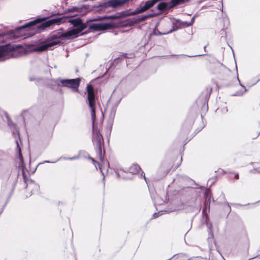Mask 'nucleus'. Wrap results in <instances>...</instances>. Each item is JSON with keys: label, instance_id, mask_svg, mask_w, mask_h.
<instances>
[{"label": "nucleus", "instance_id": "f257e3e1", "mask_svg": "<svg viewBox=\"0 0 260 260\" xmlns=\"http://www.w3.org/2000/svg\"><path fill=\"white\" fill-rule=\"evenodd\" d=\"M70 23L75 27L65 32H58L53 35L48 40L36 47L34 50L38 52L44 51L45 50L52 49L54 45L59 44L61 41L65 38L71 37H77L85 29V25L82 22L80 19H71L69 21Z\"/></svg>", "mask_w": 260, "mask_h": 260}, {"label": "nucleus", "instance_id": "f03ea898", "mask_svg": "<svg viewBox=\"0 0 260 260\" xmlns=\"http://www.w3.org/2000/svg\"><path fill=\"white\" fill-rule=\"evenodd\" d=\"M86 90L87 93V101L91 110V118L93 123L92 142L93 144L98 148L99 153L100 157H101L102 145L103 144V139L102 136L100 134L99 131L97 128L95 127L94 125V120L95 119V100L94 91L93 86L90 84L87 85Z\"/></svg>", "mask_w": 260, "mask_h": 260}, {"label": "nucleus", "instance_id": "7ed1b4c3", "mask_svg": "<svg viewBox=\"0 0 260 260\" xmlns=\"http://www.w3.org/2000/svg\"><path fill=\"white\" fill-rule=\"evenodd\" d=\"M25 53L24 48L20 45L8 44L0 47V61L11 58H17Z\"/></svg>", "mask_w": 260, "mask_h": 260}, {"label": "nucleus", "instance_id": "20e7f679", "mask_svg": "<svg viewBox=\"0 0 260 260\" xmlns=\"http://www.w3.org/2000/svg\"><path fill=\"white\" fill-rule=\"evenodd\" d=\"M63 18H56L49 20L42 23H40L39 21L36 20L28 22L27 24L23 25L20 29H23L26 28H30V29L35 30L36 31H40L44 29L45 28L50 26L51 25L57 24H59L63 21Z\"/></svg>", "mask_w": 260, "mask_h": 260}, {"label": "nucleus", "instance_id": "39448f33", "mask_svg": "<svg viewBox=\"0 0 260 260\" xmlns=\"http://www.w3.org/2000/svg\"><path fill=\"white\" fill-rule=\"evenodd\" d=\"M80 79L76 78L74 79H61L60 82L64 86L77 89L79 86Z\"/></svg>", "mask_w": 260, "mask_h": 260}, {"label": "nucleus", "instance_id": "423d86ee", "mask_svg": "<svg viewBox=\"0 0 260 260\" xmlns=\"http://www.w3.org/2000/svg\"><path fill=\"white\" fill-rule=\"evenodd\" d=\"M157 2L158 0H151L147 1L143 6L141 5L139 8H138L137 12L138 13H142L144 12L153 6Z\"/></svg>", "mask_w": 260, "mask_h": 260}, {"label": "nucleus", "instance_id": "0eeeda50", "mask_svg": "<svg viewBox=\"0 0 260 260\" xmlns=\"http://www.w3.org/2000/svg\"><path fill=\"white\" fill-rule=\"evenodd\" d=\"M231 210V207L228 204L223 205L221 209V214L223 216H228Z\"/></svg>", "mask_w": 260, "mask_h": 260}, {"label": "nucleus", "instance_id": "6e6552de", "mask_svg": "<svg viewBox=\"0 0 260 260\" xmlns=\"http://www.w3.org/2000/svg\"><path fill=\"white\" fill-rule=\"evenodd\" d=\"M172 7V5L169 6L166 2H161L157 5L158 9L161 11L168 9Z\"/></svg>", "mask_w": 260, "mask_h": 260}, {"label": "nucleus", "instance_id": "1a4fd4ad", "mask_svg": "<svg viewBox=\"0 0 260 260\" xmlns=\"http://www.w3.org/2000/svg\"><path fill=\"white\" fill-rule=\"evenodd\" d=\"M91 27L95 30H103L106 28L105 24L103 23L93 24Z\"/></svg>", "mask_w": 260, "mask_h": 260}, {"label": "nucleus", "instance_id": "9d476101", "mask_svg": "<svg viewBox=\"0 0 260 260\" xmlns=\"http://www.w3.org/2000/svg\"><path fill=\"white\" fill-rule=\"evenodd\" d=\"M5 115H6V116L7 118V119L8 121V124L10 125V126L13 127L15 129V131L13 132V134H16L19 136V131L18 130V129L16 128L15 124H13L11 121H10L9 117H8L7 114L5 113Z\"/></svg>", "mask_w": 260, "mask_h": 260}, {"label": "nucleus", "instance_id": "9b49d317", "mask_svg": "<svg viewBox=\"0 0 260 260\" xmlns=\"http://www.w3.org/2000/svg\"><path fill=\"white\" fill-rule=\"evenodd\" d=\"M141 169L140 167L137 165H134L129 168V172L131 173L135 174Z\"/></svg>", "mask_w": 260, "mask_h": 260}, {"label": "nucleus", "instance_id": "f8f14e48", "mask_svg": "<svg viewBox=\"0 0 260 260\" xmlns=\"http://www.w3.org/2000/svg\"><path fill=\"white\" fill-rule=\"evenodd\" d=\"M189 1V0H172V6L182 4Z\"/></svg>", "mask_w": 260, "mask_h": 260}, {"label": "nucleus", "instance_id": "ddd939ff", "mask_svg": "<svg viewBox=\"0 0 260 260\" xmlns=\"http://www.w3.org/2000/svg\"><path fill=\"white\" fill-rule=\"evenodd\" d=\"M125 173H126L125 172L119 171V172H117L116 174H117V177H118V178L121 177H121L125 178V177L124 176V174H125Z\"/></svg>", "mask_w": 260, "mask_h": 260}, {"label": "nucleus", "instance_id": "4468645a", "mask_svg": "<svg viewBox=\"0 0 260 260\" xmlns=\"http://www.w3.org/2000/svg\"><path fill=\"white\" fill-rule=\"evenodd\" d=\"M17 147H18V152H19V158H20V160L21 161V162L22 164L23 163V157H22V154L21 153V150H20V148L18 147V144L17 143Z\"/></svg>", "mask_w": 260, "mask_h": 260}, {"label": "nucleus", "instance_id": "2eb2a0df", "mask_svg": "<svg viewBox=\"0 0 260 260\" xmlns=\"http://www.w3.org/2000/svg\"><path fill=\"white\" fill-rule=\"evenodd\" d=\"M79 8L77 7H73L72 9H69L68 10V12H79Z\"/></svg>", "mask_w": 260, "mask_h": 260}, {"label": "nucleus", "instance_id": "dca6fc26", "mask_svg": "<svg viewBox=\"0 0 260 260\" xmlns=\"http://www.w3.org/2000/svg\"><path fill=\"white\" fill-rule=\"evenodd\" d=\"M194 20V18L193 17L191 19L190 21L189 22H188L187 24H186V26H188L191 25L193 23Z\"/></svg>", "mask_w": 260, "mask_h": 260}, {"label": "nucleus", "instance_id": "f3484780", "mask_svg": "<svg viewBox=\"0 0 260 260\" xmlns=\"http://www.w3.org/2000/svg\"><path fill=\"white\" fill-rule=\"evenodd\" d=\"M141 176L143 177L144 179H145V182L147 184V185H148V186L149 187V183L148 182L146 178L145 177V174L144 173V172H142V173L141 174Z\"/></svg>", "mask_w": 260, "mask_h": 260}, {"label": "nucleus", "instance_id": "a211bd4d", "mask_svg": "<svg viewBox=\"0 0 260 260\" xmlns=\"http://www.w3.org/2000/svg\"><path fill=\"white\" fill-rule=\"evenodd\" d=\"M210 193H211L209 189H207V188L205 189V194L204 195L208 196Z\"/></svg>", "mask_w": 260, "mask_h": 260}, {"label": "nucleus", "instance_id": "6ab92c4d", "mask_svg": "<svg viewBox=\"0 0 260 260\" xmlns=\"http://www.w3.org/2000/svg\"><path fill=\"white\" fill-rule=\"evenodd\" d=\"M172 31H173V30L171 29L169 31H166V32H163L162 33H160V34H161V35H166V34H169L170 32H172Z\"/></svg>", "mask_w": 260, "mask_h": 260}, {"label": "nucleus", "instance_id": "aec40b11", "mask_svg": "<svg viewBox=\"0 0 260 260\" xmlns=\"http://www.w3.org/2000/svg\"><path fill=\"white\" fill-rule=\"evenodd\" d=\"M210 197H211V196H210ZM207 199L206 198V202H205V206H206V208H207V206H208V201L210 202V198H209V199L208 200V201H207Z\"/></svg>", "mask_w": 260, "mask_h": 260}, {"label": "nucleus", "instance_id": "412c9836", "mask_svg": "<svg viewBox=\"0 0 260 260\" xmlns=\"http://www.w3.org/2000/svg\"><path fill=\"white\" fill-rule=\"evenodd\" d=\"M234 178L236 179H238L239 177V174L238 173H236L235 174V176H234Z\"/></svg>", "mask_w": 260, "mask_h": 260}, {"label": "nucleus", "instance_id": "4be33fe9", "mask_svg": "<svg viewBox=\"0 0 260 260\" xmlns=\"http://www.w3.org/2000/svg\"><path fill=\"white\" fill-rule=\"evenodd\" d=\"M257 172L258 173H260V168H258V169H257Z\"/></svg>", "mask_w": 260, "mask_h": 260}, {"label": "nucleus", "instance_id": "5701e85b", "mask_svg": "<svg viewBox=\"0 0 260 260\" xmlns=\"http://www.w3.org/2000/svg\"><path fill=\"white\" fill-rule=\"evenodd\" d=\"M2 36H3V35H2ZM1 35H0V37H1Z\"/></svg>", "mask_w": 260, "mask_h": 260}]
</instances>
